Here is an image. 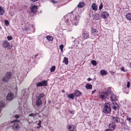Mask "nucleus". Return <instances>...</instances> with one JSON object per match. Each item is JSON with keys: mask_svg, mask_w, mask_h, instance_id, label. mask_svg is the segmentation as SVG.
I'll return each mask as SVG.
<instances>
[{"mask_svg": "<svg viewBox=\"0 0 131 131\" xmlns=\"http://www.w3.org/2000/svg\"><path fill=\"white\" fill-rule=\"evenodd\" d=\"M78 14L75 11H72L70 13L68 14V16H70V19L71 24L70 23L69 19H66L65 22L67 25L68 31H71L72 30V26L77 25L79 22V20L78 16Z\"/></svg>", "mask_w": 131, "mask_h": 131, "instance_id": "1", "label": "nucleus"}, {"mask_svg": "<svg viewBox=\"0 0 131 131\" xmlns=\"http://www.w3.org/2000/svg\"><path fill=\"white\" fill-rule=\"evenodd\" d=\"M111 91L109 89L106 92H102L100 94L101 98L103 100L106 98H108L110 96V94H111Z\"/></svg>", "mask_w": 131, "mask_h": 131, "instance_id": "2", "label": "nucleus"}, {"mask_svg": "<svg viewBox=\"0 0 131 131\" xmlns=\"http://www.w3.org/2000/svg\"><path fill=\"white\" fill-rule=\"evenodd\" d=\"M45 95L43 93H40L37 96L36 100V105L37 106H40L42 104L41 98L44 97Z\"/></svg>", "mask_w": 131, "mask_h": 131, "instance_id": "3", "label": "nucleus"}, {"mask_svg": "<svg viewBox=\"0 0 131 131\" xmlns=\"http://www.w3.org/2000/svg\"><path fill=\"white\" fill-rule=\"evenodd\" d=\"M12 122H18V123H14L12 125L13 129L14 130V131H18L20 129V125L19 123H20V121L17 120H14L12 121Z\"/></svg>", "mask_w": 131, "mask_h": 131, "instance_id": "4", "label": "nucleus"}, {"mask_svg": "<svg viewBox=\"0 0 131 131\" xmlns=\"http://www.w3.org/2000/svg\"><path fill=\"white\" fill-rule=\"evenodd\" d=\"M103 108V111L105 114H108L110 113L111 111L110 104L108 103H106L105 105L104 106Z\"/></svg>", "mask_w": 131, "mask_h": 131, "instance_id": "5", "label": "nucleus"}, {"mask_svg": "<svg viewBox=\"0 0 131 131\" xmlns=\"http://www.w3.org/2000/svg\"><path fill=\"white\" fill-rule=\"evenodd\" d=\"M48 85V82L47 81L43 80L41 82H39L37 83L36 84V86L37 87L47 86Z\"/></svg>", "mask_w": 131, "mask_h": 131, "instance_id": "6", "label": "nucleus"}, {"mask_svg": "<svg viewBox=\"0 0 131 131\" xmlns=\"http://www.w3.org/2000/svg\"><path fill=\"white\" fill-rule=\"evenodd\" d=\"M82 36L83 37V39L84 40L87 39L89 35L87 31L85 30L84 29H82Z\"/></svg>", "mask_w": 131, "mask_h": 131, "instance_id": "7", "label": "nucleus"}, {"mask_svg": "<svg viewBox=\"0 0 131 131\" xmlns=\"http://www.w3.org/2000/svg\"><path fill=\"white\" fill-rule=\"evenodd\" d=\"M67 128L69 131H73L76 129V126L74 125L69 124L67 125Z\"/></svg>", "mask_w": 131, "mask_h": 131, "instance_id": "8", "label": "nucleus"}, {"mask_svg": "<svg viewBox=\"0 0 131 131\" xmlns=\"http://www.w3.org/2000/svg\"><path fill=\"white\" fill-rule=\"evenodd\" d=\"M30 8L31 11L33 13H36L37 12L38 7L37 5H35L34 6H32L30 7Z\"/></svg>", "mask_w": 131, "mask_h": 131, "instance_id": "9", "label": "nucleus"}, {"mask_svg": "<svg viewBox=\"0 0 131 131\" xmlns=\"http://www.w3.org/2000/svg\"><path fill=\"white\" fill-rule=\"evenodd\" d=\"M108 16V13L106 11H103L101 13V17L103 18L106 19Z\"/></svg>", "mask_w": 131, "mask_h": 131, "instance_id": "10", "label": "nucleus"}, {"mask_svg": "<svg viewBox=\"0 0 131 131\" xmlns=\"http://www.w3.org/2000/svg\"><path fill=\"white\" fill-rule=\"evenodd\" d=\"M13 97L14 94L10 92L6 96L7 99L10 101L13 99Z\"/></svg>", "mask_w": 131, "mask_h": 131, "instance_id": "11", "label": "nucleus"}, {"mask_svg": "<svg viewBox=\"0 0 131 131\" xmlns=\"http://www.w3.org/2000/svg\"><path fill=\"white\" fill-rule=\"evenodd\" d=\"M91 34L92 35L96 36L98 35V30L96 29H94L91 28Z\"/></svg>", "mask_w": 131, "mask_h": 131, "instance_id": "12", "label": "nucleus"}, {"mask_svg": "<svg viewBox=\"0 0 131 131\" xmlns=\"http://www.w3.org/2000/svg\"><path fill=\"white\" fill-rule=\"evenodd\" d=\"M112 121H113V123H119L120 119L117 116H112Z\"/></svg>", "mask_w": 131, "mask_h": 131, "instance_id": "13", "label": "nucleus"}, {"mask_svg": "<svg viewBox=\"0 0 131 131\" xmlns=\"http://www.w3.org/2000/svg\"><path fill=\"white\" fill-rule=\"evenodd\" d=\"M110 99L112 101H115L117 100L116 96L115 95L112 94V91H111V94H110Z\"/></svg>", "mask_w": 131, "mask_h": 131, "instance_id": "14", "label": "nucleus"}, {"mask_svg": "<svg viewBox=\"0 0 131 131\" xmlns=\"http://www.w3.org/2000/svg\"><path fill=\"white\" fill-rule=\"evenodd\" d=\"M93 18V20H98L99 19L100 16L99 14L97 13H96L92 15Z\"/></svg>", "mask_w": 131, "mask_h": 131, "instance_id": "15", "label": "nucleus"}, {"mask_svg": "<svg viewBox=\"0 0 131 131\" xmlns=\"http://www.w3.org/2000/svg\"><path fill=\"white\" fill-rule=\"evenodd\" d=\"M112 108L113 109L116 110L117 108L118 109V105L116 102H113L112 104Z\"/></svg>", "mask_w": 131, "mask_h": 131, "instance_id": "16", "label": "nucleus"}, {"mask_svg": "<svg viewBox=\"0 0 131 131\" xmlns=\"http://www.w3.org/2000/svg\"><path fill=\"white\" fill-rule=\"evenodd\" d=\"M74 94L77 97L79 96L80 95H82V93L79 90H77L74 91Z\"/></svg>", "mask_w": 131, "mask_h": 131, "instance_id": "17", "label": "nucleus"}, {"mask_svg": "<svg viewBox=\"0 0 131 131\" xmlns=\"http://www.w3.org/2000/svg\"><path fill=\"white\" fill-rule=\"evenodd\" d=\"M29 94V92L27 91H26L23 94L22 96V98L23 99H26L28 98V95Z\"/></svg>", "mask_w": 131, "mask_h": 131, "instance_id": "18", "label": "nucleus"}, {"mask_svg": "<svg viewBox=\"0 0 131 131\" xmlns=\"http://www.w3.org/2000/svg\"><path fill=\"white\" fill-rule=\"evenodd\" d=\"M91 8L93 10L96 11L97 10V6L96 4L95 3L92 4L91 5Z\"/></svg>", "mask_w": 131, "mask_h": 131, "instance_id": "19", "label": "nucleus"}, {"mask_svg": "<svg viewBox=\"0 0 131 131\" xmlns=\"http://www.w3.org/2000/svg\"><path fill=\"white\" fill-rule=\"evenodd\" d=\"M109 127L111 129L113 130H114L115 128V125L114 123H113L110 124Z\"/></svg>", "mask_w": 131, "mask_h": 131, "instance_id": "20", "label": "nucleus"}, {"mask_svg": "<svg viewBox=\"0 0 131 131\" xmlns=\"http://www.w3.org/2000/svg\"><path fill=\"white\" fill-rule=\"evenodd\" d=\"M9 45V42L5 40L4 41L3 46L5 48L7 47Z\"/></svg>", "mask_w": 131, "mask_h": 131, "instance_id": "21", "label": "nucleus"}, {"mask_svg": "<svg viewBox=\"0 0 131 131\" xmlns=\"http://www.w3.org/2000/svg\"><path fill=\"white\" fill-rule=\"evenodd\" d=\"M5 76L8 79H10L12 77V74L11 72H9L7 73Z\"/></svg>", "mask_w": 131, "mask_h": 131, "instance_id": "22", "label": "nucleus"}, {"mask_svg": "<svg viewBox=\"0 0 131 131\" xmlns=\"http://www.w3.org/2000/svg\"><path fill=\"white\" fill-rule=\"evenodd\" d=\"M100 74L101 75H104L107 74V71L105 70H102L100 71Z\"/></svg>", "mask_w": 131, "mask_h": 131, "instance_id": "23", "label": "nucleus"}, {"mask_svg": "<svg viewBox=\"0 0 131 131\" xmlns=\"http://www.w3.org/2000/svg\"><path fill=\"white\" fill-rule=\"evenodd\" d=\"M125 17L128 20H131V14L130 13L127 14L126 15Z\"/></svg>", "mask_w": 131, "mask_h": 131, "instance_id": "24", "label": "nucleus"}, {"mask_svg": "<svg viewBox=\"0 0 131 131\" xmlns=\"http://www.w3.org/2000/svg\"><path fill=\"white\" fill-rule=\"evenodd\" d=\"M85 5V3L84 2H80L78 5L77 6L79 8L82 7Z\"/></svg>", "mask_w": 131, "mask_h": 131, "instance_id": "25", "label": "nucleus"}, {"mask_svg": "<svg viewBox=\"0 0 131 131\" xmlns=\"http://www.w3.org/2000/svg\"><path fill=\"white\" fill-rule=\"evenodd\" d=\"M92 85L90 84H87L85 85V88L88 89H90L92 88Z\"/></svg>", "mask_w": 131, "mask_h": 131, "instance_id": "26", "label": "nucleus"}, {"mask_svg": "<svg viewBox=\"0 0 131 131\" xmlns=\"http://www.w3.org/2000/svg\"><path fill=\"white\" fill-rule=\"evenodd\" d=\"M63 62L64 63L66 64L67 65L68 63V58L67 57H64Z\"/></svg>", "mask_w": 131, "mask_h": 131, "instance_id": "27", "label": "nucleus"}, {"mask_svg": "<svg viewBox=\"0 0 131 131\" xmlns=\"http://www.w3.org/2000/svg\"><path fill=\"white\" fill-rule=\"evenodd\" d=\"M67 96L68 97L72 99H73L74 98V94L73 93L68 94Z\"/></svg>", "mask_w": 131, "mask_h": 131, "instance_id": "28", "label": "nucleus"}, {"mask_svg": "<svg viewBox=\"0 0 131 131\" xmlns=\"http://www.w3.org/2000/svg\"><path fill=\"white\" fill-rule=\"evenodd\" d=\"M9 80V79L7 78L5 76L3 77L2 79V81L4 82H7Z\"/></svg>", "mask_w": 131, "mask_h": 131, "instance_id": "29", "label": "nucleus"}, {"mask_svg": "<svg viewBox=\"0 0 131 131\" xmlns=\"http://www.w3.org/2000/svg\"><path fill=\"white\" fill-rule=\"evenodd\" d=\"M4 12V10L2 7L0 6V15H3Z\"/></svg>", "mask_w": 131, "mask_h": 131, "instance_id": "30", "label": "nucleus"}, {"mask_svg": "<svg viewBox=\"0 0 131 131\" xmlns=\"http://www.w3.org/2000/svg\"><path fill=\"white\" fill-rule=\"evenodd\" d=\"M5 104L4 102H0V108L4 107Z\"/></svg>", "mask_w": 131, "mask_h": 131, "instance_id": "31", "label": "nucleus"}, {"mask_svg": "<svg viewBox=\"0 0 131 131\" xmlns=\"http://www.w3.org/2000/svg\"><path fill=\"white\" fill-rule=\"evenodd\" d=\"M56 67L55 66H52L50 69V71L51 72H54L55 70Z\"/></svg>", "mask_w": 131, "mask_h": 131, "instance_id": "32", "label": "nucleus"}, {"mask_svg": "<svg viewBox=\"0 0 131 131\" xmlns=\"http://www.w3.org/2000/svg\"><path fill=\"white\" fill-rule=\"evenodd\" d=\"M38 121L36 122V124H37L39 126L38 127V128H40L41 127V122L40 120H39V121L38 123Z\"/></svg>", "mask_w": 131, "mask_h": 131, "instance_id": "33", "label": "nucleus"}, {"mask_svg": "<svg viewBox=\"0 0 131 131\" xmlns=\"http://www.w3.org/2000/svg\"><path fill=\"white\" fill-rule=\"evenodd\" d=\"M46 38L48 40H52L53 39V38L51 36H46Z\"/></svg>", "mask_w": 131, "mask_h": 131, "instance_id": "34", "label": "nucleus"}, {"mask_svg": "<svg viewBox=\"0 0 131 131\" xmlns=\"http://www.w3.org/2000/svg\"><path fill=\"white\" fill-rule=\"evenodd\" d=\"M91 63L94 66H96L97 64V62L96 61L94 60L91 61Z\"/></svg>", "mask_w": 131, "mask_h": 131, "instance_id": "35", "label": "nucleus"}, {"mask_svg": "<svg viewBox=\"0 0 131 131\" xmlns=\"http://www.w3.org/2000/svg\"><path fill=\"white\" fill-rule=\"evenodd\" d=\"M36 114L34 113H31L29 114V116H30L31 117H35L36 115Z\"/></svg>", "mask_w": 131, "mask_h": 131, "instance_id": "36", "label": "nucleus"}, {"mask_svg": "<svg viewBox=\"0 0 131 131\" xmlns=\"http://www.w3.org/2000/svg\"><path fill=\"white\" fill-rule=\"evenodd\" d=\"M5 23L6 26H8L9 25V23L8 21L7 20H5Z\"/></svg>", "mask_w": 131, "mask_h": 131, "instance_id": "37", "label": "nucleus"}, {"mask_svg": "<svg viewBox=\"0 0 131 131\" xmlns=\"http://www.w3.org/2000/svg\"><path fill=\"white\" fill-rule=\"evenodd\" d=\"M103 7V5L102 3H101L99 7V10H101L102 9Z\"/></svg>", "mask_w": 131, "mask_h": 131, "instance_id": "38", "label": "nucleus"}, {"mask_svg": "<svg viewBox=\"0 0 131 131\" xmlns=\"http://www.w3.org/2000/svg\"><path fill=\"white\" fill-rule=\"evenodd\" d=\"M7 39L9 41L12 39V37L11 36H8L7 37Z\"/></svg>", "mask_w": 131, "mask_h": 131, "instance_id": "39", "label": "nucleus"}, {"mask_svg": "<svg viewBox=\"0 0 131 131\" xmlns=\"http://www.w3.org/2000/svg\"><path fill=\"white\" fill-rule=\"evenodd\" d=\"M126 120L128 121L129 122L131 123V118L127 116L126 117Z\"/></svg>", "mask_w": 131, "mask_h": 131, "instance_id": "40", "label": "nucleus"}, {"mask_svg": "<svg viewBox=\"0 0 131 131\" xmlns=\"http://www.w3.org/2000/svg\"><path fill=\"white\" fill-rule=\"evenodd\" d=\"M59 47L60 48V49H61V51H62L63 50V45L62 44H61V45Z\"/></svg>", "mask_w": 131, "mask_h": 131, "instance_id": "41", "label": "nucleus"}, {"mask_svg": "<svg viewBox=\"0 0 131 131\" xmlns=\"http://www.w3.org/2000/svg\"><path fill=\"white\" fill-rule=\"evenodd\" d=\"M14 117L16 119H18L19 118L20 116L18 115H16L14 116Z\"/></svg>", "mask_w": 131, "mask_h": 131, "instance_id": "42", "label": "nucleus"}, {"mask_svg": "<svg viewBox=\"0 0 131 131\" xmlns=\"http://www.w3.org/2000/svg\"><path fill=\"white\" fill-rule=\"evenodd\" d=\"M51 2L52 3H53L54 4H56L58 2L57 1H56L53 0H51Z\"/></svg>", "mask_w": 131, "mask_h": 131, "instance_id": "43", "label": "nucleus"}, {"mask_svg": "<svg viewBox=\"0 0 131 131\" xmlns=\"http://www.w3.org/2000/svg\"><path fill=\"white\" fill-rule=\"evenodd\" d=\"M110 73L112 75H113L115 73V72H113V71H110Z\"/></svg>", "mask_w": 131, "mask_h": 131, "instance_id": "44", "label": "nucleus"}, {"mask_svg": "<svg viewBox=\"0 0 131 131\" xmlns=\"http://www.w3.org/2000/svg\"><path fill=\"white\" fill-rule=\"evenodd\" d=\"M127 87L128 88H129L130 87V82L129 81L128 82H127Z\"/></svg>", "mask_w": 131, "mask_h": 131, "instance_id": "45", "label": "nucleus"}, {"mask_svg": "<svg viewBox=\"0 0 131 131\" xmlns=\"http://www.w3.org/2000/svg\"><path fill=\"white\" fill-rule=\"evenodd\" d=\"M121 124L122 126H125V123L123 122L121 123Z\"/></svg>", "mask_w": 131, "mask_h": 131, "instance_id": "46", "label": "nucleus"}, {"mask_svg": "<svg viewBox=\"0 0 131 131\" xmlns=\"http://www.w3.org/2000/svg\"><path fill=\"white\" fill-rule=\"evenodd\" d=\"M28 29H29V28H28L25 27L24 28V30L26 31H28Z\"/></svg>", "mask_w": 131, "mask_h": 131, "instance_id": "47", "label": "nucleus"}, {"mask_svg": "<svg viewBox=\"0 0 131 131\" xmlns=\"http://www.w3.org/2000/svg\"><path fill=\"white\" fill-rule=\"evenodd\" d=\"M121 70L122 71H123L124 72L126 71L124 69V68H121Z\"/></svg>", "mask_w": 131, "mask_h": 131, "instance_id": "48", "label": "nucleus"}, {"mask_svg": "<svg viewBox=\"0 0 131 131\" xmlns=\"http://www.w3.org/2000/svg\"><path fill=\"white\" fill-rule=\"evenodd\" d=\"M92 80V79L90 78H89L87 79V80L88 81H90Z\"/></svg>", "mask_w": 131, "mask_h": 131, "instance_id": "49", "label": "nucleus"}, {"mask_svg": "<svg viewBox=\"0 0 131 131\" xmlns=\"http://www.w3.org/2000/svg\"><path fill=\"white\" fill-rule=\"evenodd\" d=\"M38 0H31V1L33 2L37 1Z\"/></svg>", "mask_w": 131, "mask_h": 131, "instance_id": "50", "label": "nucleus"}, {"mask_svg": "<svg viewBox=\"0 0 131 131\" xmlns=\"http://www.w3.org/2000/svg\"><path fill=\"white\" fill-rule=\"evenodd\" d=\"M105 131H112V130L109 129H106V130Z\"/></svg>", "mask_w": 131, "mask_h": 131, "instance_id": "51", "label": "nucleus"}, {"mask_svg": "<svg viewBox=\"0 0 131 131\" xmlns=\"http://www.w3.org/2000/svg\"><path fill=\"white\" fill-rule=\"evenodd\" d=\"M96 91V90H94V91H92V94H93V93H94Z\"/></svg>", "mask_w": 131, "mask_h": 131, "instance_id": "52", "label": "nucleus"}, {"mask_svg": "<svg viewBox=\"0 0 131 131\" xmlns=\"http://www.w3.org/2000/svg\"><path fill=\"white\" fill-rule=\"evenodd\" d=\"M32 121H30V122H28V123L29 124H31L32 123Z\"/></svg>", "mask_w": 131, "mask_h": 131, "instance_id": "53", "label": "nucleus"}, {"mask_svg": "<svg viewBox=\"0 0 131 131\" xmlns=\"http://www.w3.org/2000/svg\"><path fill=\"white\" fill-rule=\"evenodd\" d=\"M69 112L70 113H73V111H69Z\"/></svg>", "mask_w": 131, "mask_h": 131, "instance_id": "54", "label": "nucleus"}, {"mask_svg": "<svg viewBox=\"0 0 131 131\" xmlns=\"http://www.w3.org/2000/svg\"><path fill=\"white\" fill-rule=\"evenodd\" d=\"M62 92H63V93H64L65 92V91H64V90H62L61 91Z\"/></svg>", "mask_w": 131, "mask_h": 131, "instance_id": "55", "label": "nucleus"}, {"mask_svg": "<svg viewBox=\"0 0 131 131\" xmlns=\"http://www.w3.org/2000/svg\"><path fill=\"white\" fill-rule=\"evenodd\" d=\"M37 55H37V54L35 55V57H36Z\"/></svg>", "mask_w": 131, "mask_h": 131, "instance_id": "56", "label": "nucleus"}, {"mask_svg": "<svg viewBox=\"0 0 131 131\" xmlns=\"http://www.w3.org/2000/svg\"><path fill=\"white\" fill-rule=\"evenodd\" d=\"M130 68H131V62L130 63Z\"/></svg>", "mask_w": 131, "mask_h": 131, "instance_id": "57", "label": "nucleus"}, {"mask_svg": "<svg viewBox=\"0 0 131 131\" xmlns=\"http://www.w3.org/2000/svg\"><path fill=\"white\" fill-rule=\"evenodd\" d=\"M18 80H19V77H18Z\"/></svg>", "mask_w": 131, "mask_h": 131, "instance_id": "58", "label": "nucleus"}]
</instances>
